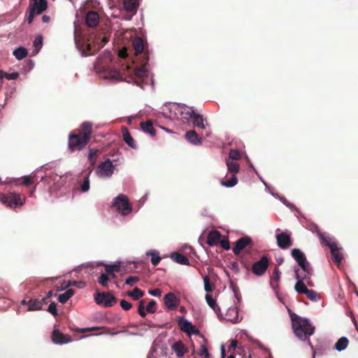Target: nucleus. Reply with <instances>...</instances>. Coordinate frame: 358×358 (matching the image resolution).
Returning <instances> with one entry per match:
<instances>
[{
    "instance_id": "f03ea898",
    "label": "nucleus",
    "mask_w": 358,
    "mask_h": 358,
    "mask_svg": "<svg viewBox=\"0 0 358 358\" xmlns=\"http://www.w3.org/2000/svg\"><path fill=\"white\" fill-rule=\"evenodd\" d=\"M292 325L295 336L301 341H308V345L312 347L308 338L315 331V327L306 318H302L294 313L289 312Z\"/></svg>"
},
{
    "instance_id": "3c124183",
    "label": "nucleus",
    "mask_w": 358,
    "mask_h": 358,
    "mask_svg": "<svg viewBox=\"0 0 358 358\" xmlns=\"http://www.w3.org/2000/svg\"><path fill=\"white\" fill-rule=\"evenodd\" d=\"M140 280L138 276H129L125 280V283L128 285L133 286Z\"/></svg>"
},
{
    "instance_id": "603ef678",
    "label": "nucleus",
    "mask_w": 358,
    "mask_h": 358,
    "mask_svg": "<svg viewBox=\"0 0 358 358\" xmlns=\"http://www.w3.org/2000/svg\"><path fill=\"white\" fill-rule=\"evenodd\" d=\"M156 304L157 303H156L155 301L151 300L146 307V310L148 313H154L156 311V309H155Z\"/></svg>"
},
{
    "instance_id": "a878e982",
    "label": "nucleus",
    "mask_w": 358,
    "mask_h": 358,
    "mask_svg": "<svg viewBox=\"0 0 358 358\" xmlns=\"http://www.w3.org/2000/svg\"><path fill=\"white\" fill-rule=\"evenodd\" d=\"M315 229L317 230V236L320 238L322 244L328 246L329 248V245H331V244H336V243L334 242L331 238H330L325 234L322 233L319 230L317 226H315Z\"/></svg>"
},
{
    "instance_id": "680f3d73",
    "label": "nucleus",
    "mask_w": 358,
    "mask_h": 358,
    "mask_svg": "<svg viewBox=\"0 0 358 358\" xmlns=\"http://www.w3.org/2000/svg\"><path fill=\"white\" fill-rule=\"evenodd\" d=\"M219 242L220 243V245L223 249L226 250L230 249L229 241L227 239L220 240Z\"/></svg>"
},
{
    "instance_id": "4be33fe9",
    "label": "nucleus",
    "mask_w": 358,
    "mask_h": 358,
    "mask_svg": "<svg viewBox=\"0 0 358 358\" xmlns=\"http://www.w3.org/2000/svg\"><path fill=\"white\" fill-rule=\"evenodd\" d=\"M122 138L124 141L131 148L136 149L137 146L135 143V141L131 136L128 129L127 127H122Z\"/></svg>"
},
{
    "instance_id": "6e6552de",
    "label": "nucleus",
    "mask_w": 358,
    "mask_h": 358,
    "mask_svg": "<svg viewBox=\"0 0 358 358\" xmlns=\"http://www.w3.org/2000/svg\"><path fill=\"white\" fill-rule=\"evenodd\" d=\"M268 266V258L266 256H263L252 264V272L257 276H262L266 273Z\"/></svg>"
},
{
    "instance_id": "a18cd8bd",
    "label": "nucleus",
    "mask_w": 358,
    "mask_h": 358,
    "mask_svg": "<svg viewBox=\"0 0 358 358\" xmlns=\"http://www.w3.org/2000/svg\"><path fill=\"white\" fill-rule=\"evenodd\" d=\"M109 281V275L106 273H101L97 279V282L103 287H108Z\"/></svg>"
},
{
    "instance_id": "79ce46f5",
    "label": "nucleus",
    "mask_w": 358,
    "mask_h": 358,
    "mask_svg": "<svg viewBox=\"0 0 358 358\" xmlns=\"http://www.w3.org/2000/svg\"><path fill=\"white\" fill-rule=\"evenodd\" d=\"M238 182V179L235 175H232L231 178L229 180L222 181V185L227 187H231L235 186Z\"/></svg>"
},
{
    "instance_id": "4c0bfd02",
    "label": "nucleus",
    "mask_w": 358,
    "mask_h": 358,
    "mask_svg": "<svg viewBox=\"0 0 358 358\" xmlns=\"http://www.w3.org/2000/svg\"><path fill=\"white\" fill-rule=\"evenodd\" d=\"M294 289H295L296 292L299 294H306L308 290L304 281L299 280H297V282L294 286Z\"/></svg>"
},
{
    "instance_id": "72a5a7b5",
    "label": "nucleus",
    "mask_w": 358,
    "mask_h": 358,
    "mask_svg": "<svg viewBox=\"0 0 358 358\" xmlns=\"http://www.w3.org/2000/svg\"><path fill=\"white\" fill-rule=\"evenodd\" d=\"M348 339L346 337H341L338 340L335 344V348L338 351H341L345 349L348 345Z\"/></svg>"
},
{
    "instance_id": "49530a36",
    "label": "nucleus",
    "mask_w": 358,
    "mask_h": 358,
    "mask_svg": "<svg viewBox=\"0 0 358 358\" xmlns=\"http://www.w3.org/2000/svg\"><path fill=\"white\" fill-rule=\"evenodd\" d=\"M34 46L35 48V53L37 54L43 45L42 36H38L34 41Z\"/></svg>"
},
{
    "instance_id": "bf43d9fd",
    "label": "nucleus",
    "mask_w": 358,
    "mask_h": 358,
    "mask_svg": "<svg viewBox=\"0 0 358 358\" xmlns=\"http://www.w3.org/2000/svg\"><path fill=\"white\" fill-rule=\"evenodd\" d=\"M198 354L201 357L206 356L209 354L207 346L205 344L201 345Z\"/></svg>"
},
{
    "instance_id": "cd10ccee",
    "label": "nucleus",
    "mask_w": 358,
    "mask_h": 358,
    "mask_svg": "<svg viewBox=\"0 0 358 358\" xmlns=\"http://www.w3.org/2000/svg\"><path fill=\"white\" fill-rule=\"evenodd\" d=\"M291 254L292 257L295 259V261L298 263L299 265L301 264L303 262L307 260L305 255L299 249H292L291 251Z\"/></svg>"
},
{
    "instance_id": "393cba45",
    "label": "nucleus",
    "mask_w": 358,
    "mask_h": 358,
    "mask_svg": "<svg viewBox=\"0 0 358 358\" xmlns=\"http://www.w3.org/2000/svg\"><path fill=\"white\" fill-rule=\"evenodd\" d=\"M294 272H295V276H296V280L306 281L308 286H310V287L313 286V282L310 280V276L312 275H308V276H306L307 273H303V271L301 272H300L299 268H296L294 270Z\"/></svg>"
},
{
    "instance_id": "412c9836",
    "label": "nucleus",
    "mask_w": 358,
    "mask_h": 358,
    "mask_svg": "<svg viewBox=\"0 0 358 358\" xmlns=\"http://www.w3.org/2000/svg\"><path fill=\"white\" fill-rule=\"evenodd\" d=\"M171 348L179 357L184 356L187 352V348L181 341L175 342L172 345Z\"/></svg>"
},
{
    "instance_id": "a211bd4d",
    "label": "nucleus",
    "mask_w": 358,
    "mask_h": 358,
    "mask_svg": "<svg viewBox=\"0 0 358 358\" xmlns=\"http://www.w3.org/2000/svg\"><path fill=\"white\" fill-rule=\"evenodd\" d=\"M99 22V15L96 11H90L85 17V23L90 27H96Z\"/></svg>"
},
{
    "instance_id": "864d4df0",
    "label": "nucleus",
    "mask_w": 358,
    "mask_h": 358,
    "mask_svg": "<svg viewBox=\"0 0 358 358\" xmlns=\"http://www.w3.org/2000/svg\"><path fill=\"white\" fill-rule=\"evenodd\" d=\"M138 311L139 315L142 317H145L146 313L145 311V306H144V301L143 300L140 301V303L138 304Z\"/></svg>"
},
{
    "instance_id": "7c9ffc66",
    "label": "nucleus",
    "mask_w": 358,
    "mask_h": 358,
    "mask_svg": "<svg viewBox=\"0 0 358 358\" xmlns=\"http://www.w3.org/2000/svg\"><path fill=\"white\" fill-rule=\"evenodd\" d=\"M28 311L38 310L42 309V301L37 299H31L28 301Z\"/></svg>"
},
{
    "instance_id": "5701e85b",
    "label": "nucleus",
    "mask_w": 358,
    "mask_h": 358,
    "mask_svg": "<svg viewBox=\"0 0 358 358\" xmlns=\"http://www.w3.org/2000/svg\"><path fill=\"white\" fill-rule=\"evenodd\" d=\"M185 137L189 143L194 145H201L202 143V138L194 130L188 131L185 134Z\"/></svg>"
},
{
    "instance_id": "2eb2a0df",
    "label": "nucleus",
    "mask_w": 358,
    "mask_h": 358,
    "mask_svg": "<svg viewBox=\"0 0 358 358\" xmlns=\"http://www.w3.org/2000/svg\"><path fill=\"white\" fill-rule=\"evenodd\" d=\"M52 341L56 344L67 343L71 341V337L61 333L58 329H54L52 333Z\"/></svg>"
},
{
    "instance_id": "de8ad7c7",
    "label": "nucleus",
    "mask_w": 358,
    "mask_h": 358,
    "mask_svg": "<svg viewBox=\"0 0 358 358\" xmlns=\"http://www.w3.org/2000/svg\"><path fill=\"white\" fill-rule=\"evenodd\" d=\"M203 282H204V289L207 292H210L213 290L215 288L214 285L210 283V278L208 275H205L203 277Z\"/></svg>"
},
{
    "instance_id": "39448f33",
    "label": "nucleus",
    "mask_w": 358,
    "mask_h": 358,
    "mask_svg": "<svg viewBox=\"0 0 358 358\" xmlns=\"http://www.w3.org/2000/svg\"><path fill=\"white\" fill-rule=\"evenodd\" d=\"M132 46L135 52V59L142 60L143 64H148L149 57L147 50H145L146 44L143 40L140 37H135L132 40Z\"/></svg>"
},
{
    "instance_id": "6ab92c4d",
    "label": "nucleus",
    "mask_w": 358,
    "mask_h": 358,
    "mask_svg": "<svg viewBox=\"0 0 358 358\" xmlns=\"http://www.w3.org/2000/svg\"><path fill=\"white\" fill-rule=\"evenodd\" d=\"M221 238V234L218 231H210L207 236V244L210 246L217 245Z\"/></svg>"
},
{
    "instance_id": "0e129e2a",
    "label": "nucleus",
    "mask_w": 358,
    "mask_h": 358,
    "mask_svg": "<svg viewBox=\"0 0 358 358\" xmlns=\"http://www.w3.org/2000/svg\"><path fill=\"white\" fill-rule=\"evenodd\" d=\"M148 293L150 294V295H152V296H161L162 294V291L159 288H156V289H150L148 291Z\"/></svg>"
},
{
    "instance_id": "dca6fc26",
    "label": "nucleus",
    "mask_w": 358,
    "mask_h": 358,
    "mask_svg": "<svg viewBox=\"0 0 358 358\" xmlns=\"http://www.w3.org/2000/svg\"><path fill=\"white\" fill-rule=\"evenodd\" d=\"M177 110H178V112L180 114L181 117L185 120H187L192 119L193 117L196 113L193 110L192 108L188 107L185 105H182V106L178 105Z\"/></svg>"
},
{
    "instance_id": "c03bdc74",
    "label": "nucleus",
    "mask_w": 358,
    "mask_h": 358,
    "mask_svg": "<svg viewBox=\"0 0 358 358\" xmlns=\"http://www.w3.org/2000/svg\"><path fill=\"white\" fill-rule=\"evenodd\" d=\"M241 158V152L238 150H231L229 153L228 159H230L231 161H237Z\"/></svg>"
},
{
    "instance_id": "ddd939ff",
    "label": "nucleus",
    "mask_w": 358,
    "mask_h": 358,
    "mask_svg": "<svg viewBox=\"0 0 358 358\" xmlns=\"http://www.w3.org/2000/svg\"><path fill=\"white\" fill-rule=\"evenodd\" d=\"M178 325L183 332L189 335L199 334V331L196 329L195 327L187 320L180 317L178 321Z\"/></svg>"
},
{
    "instance_id": "37998d69",
    "label": "nucleus",
    "mask_w": 358,
    "mask_h": 358,
    "mask_svg": "<svg viewBox=\"0 0 358 358\" xmlns=\"http://www.w3.org/2000/svg\"><path fill=\"white\" fill-rule=\"evenodd\" d=\"M303 273H306V276L308 275H313V268L310 266V263L306 260L303 262L301 264L299 265Z\"/></svg>"
},
{
    "instance_id": "9d476101",
    "label": "nucleus",
    "mask_w": 358,
    "mask_h": 358,
    "mask_svg": "<svg viewBox=\"0 0 358 358\" xmlns=\"http://www.w3.org/2000/svg\"><path fill=\"white\" fill-rule=\"evenodd\" d=\"M251 243L252 239L250 237H242L236 241L235 245L232 248L233 252L234 255H238L243 249L246 248V247L250 245Z\"/></svg>"
},
{
    "instance_id": "1a4fd4ad",
    "label": "nucleus",
    "mask_w": 358,
    "mask_h": 358,
    "mask_svg": "<svg viewBox=\"0 0 358 358\" xmlns=\"http://www.w3.org/2000/svg\"><path fill=\"white\" fill-rule=\"evenodd\" d=\"M277 243L281 249H287L292 245L290 234L281 232L276 235Z\"/></svg>"
},
{
    "instance_id": "c756f323",
    "label": "nucleus",
    "mask_w": 358,
    "mask_h": 358,
    "mask_svg": "<svg viewBox=\"0 0 358 358\" xmlns=\"http://www.w3.org/2000/svg\"><path fill=\"white\" fill-rule=\"evenodd\" d=\"M226 164L229 172L231 173L233 175H236V173H238L240 170V166L237 162L231 161L230 159H227L226 160Z\"/></svg>"
},
{
    "instance_id": "338daca9",
    "label": "nucleus",
    "mask_w": 358,
    "mask_h": 358,
    "mask_svg": "<svg viewBox=\"0 0 358 358\" xmlns=\"http://www.w3.org/2000/svg\"><path fill=\"white\" fill-rule=\"evenodd\" d=\"M35 15H36V13H35L34 11H33V10L29 9V16H28V17L27 19V22H28V24H31L32 23Z\"/></svg>"
},
{
    "instance_id": "f8f14e48",
    "label": "nucleus",
    "mask_w": 358,
    "mask_h": 358,
    "mask_svg": "<svg viewBox=\"0 0 358 358\" xmlns=\"http://www.w3.org/2000/svg\"><path fill=\"white\" fill-rule=\"evenodd\" d=\"M164 301L166 306L170 310H176L180 303V299L173 292L166 294L164 297Z\"/></svg>"
},
{
    "instance_id": "c9c22d12",
    "label": "nucleus",
    "mask_w": 358,
    "mask_h": 358,
    "mask_svg": "<svg viewBox=\"0 0 358 358\" xmlns=\"http://www.w3.org/2000/svg\"><path fill=\"white\" fill-rule=\"evenodd\" d=\"M28 54L27 50L24 48L20 47L13 51V55L16 59L20 60L27 57Z\"/></svg>"
},
{
    "instance_id": "09e8293b",
    "label": "nucleus",
    "mask_w": 358,
    "mask_h": 358,
    "mask_svg": "<svg viewBox=\"0 0 358 358\" xmlns=\"http://www.w3.org/2000/svg\"><path fill=\"white\" fill-rule=\"evenodd\" d=\"M206 300L208 305L210 308H212L215 311H216V309L218 308V307L217 306L215 299H214L210 294H207L206 295Z\"/></svg>"
},
{
    "instance_id": "aec40b11",
    "label": "nucleus",
    "mask_w": 358,
    "mask_h": 358,
    "mask_svg": "<svg viewBox=\"0 0 358 358\" xmlns=\"http://www.w3.org/2000/svg\"><path fill=\"white\" fill-rule=\"evenodd\" d=\"M329 248L331 250V254L334 262L337 264H340L343 260V255L340 252L339 248L337 246V244H331V245H329Z\"/></svg>"
},
{
    "instance_id": "774afa93",
    "label": "nucleus",
    "mask_w": 358,
    "mask_h": 358,
    "mask_svg": "<svg viewBox=\"0 0 358 358\" xmlns=\"http://www.w3.org/2000/svg\"><path fill=\"white\" fill-rule=\"evenodd\" d=\"M241 264L243 266V267L247 269V270H249L250 268V264L248 262H247L244 258L241 257Z\"/></svg>"
},
{
    "instance_id": "58836bf2",
    "label": "nucleus",
    "mask_w": 358,
    "mask_h": 358,
    "mask_svg": "<svg viewBox=\"0 0 358 358\" xmlns=\"http://www.w3.org/2000/svg\"><path fill=\"white\" fill-rule=\"evenodd\" d=\"M280 278V272L278 268H275L273 271L272 277H271V285L273 287H275L278 286V282Z\"/></svg>"
},
{
    "instance_id": "7ed1b4c3",
    "label": "nucleus",
    "mask_w": 358,
    "mask_h": 358,
    "mask_svg": "<svg viewBox=\"0 0 358 358\" xmlns=\"http://www.w3.org/2000/svg\"><path fill=\"white\" fill-rule=\"evenodd\" d=\"M133 62H136L140 66H136L133 71H131V67L127 66V69L130 75L128 77L129 79L126 80L128 83L134 82L136 85L143 87V80L148 77V70L145 68L147 64H143L142 60H136Z\"/></svg>"
},
{
    "instance_id": "6e6d98bb",
    "label": "nucleus",
    "mask_w": 358,
    "mask_h": 358,
    "mask_svg": "<svg viewBox=\"0 0 358 358\" xmlns=\"http://www.w3.org/2000/svg\"><path fill=\"white\" fill-rule=\"evenodd\" d=\"M120 306L124 310H129L131 308L132 304L130 302L127 301L126 300L120 301Z\"/></svg>"
},
{
    "instance_id": "4d7b16f0",
    "label": "nucleus",
    "mask_w": 358,
    "mask_h": 358,
    "mask_svg": "<svg viewBox=\"0 0 358 358\" xmlns=\"http://www.w3.org/2000/svg\"><path fill=\"white\" fill-rule=\"evenodd\" d=\"M4 77L8 80H16L19 77V73L17 72H13L11 73L3 72V78Z\"/></svg>"
},
{
    "instance_id": "f257e3e1",
    "label": "nucleus",
    "mask_w": 358,
    "mask_h": 358,
    "mask_svg": "<svg viewBox=\"0 0 358 358\" xmlns=\"http://www.w3.org/2000/svg\"><path fill=\"white\" fill-rule=\"evenodd\" d=\"M92 136V123L84 122L80 127L69 134L68 149L70 152L80 151L89 143Z\"/></svg>"
},
{
    "instance_id": "9b49d317",
    "label": "nucleus",
    "mask_w": 358,
    "mask_h": 358,
    "mask_svg": "<svg viewBox=\"0 0 358 358\" xmlns=\"http://www.w3.org/2000/svg\"><path fill=\"white\" fill-rule=\"evenodd\" d=\"M114 166L112 162L108 159L105 162L101 163L98 166L97 171L105 177H110L113 173Z\"/></svg>"
},
{
    "instance_id": "c85d7f7f",
    "label": "nucleus",
    "mask_w": 358,
    "mask_h": 358,
    "mask_svg": "<svg viewBox=\"0 0 358 358\" xmlns=\"http://www.w3.org/2000/svg\"><path fill=\"white\" fill-rule=\"evenodd\" d=\"M140 125L142 130L150 134L151 136H155L156 135V130L154 129L152 122L151 120L142 122Z\"/></svg>"
},
{
    "instance_id": "052dcab7",
    "label": "nucleus",
    "mask_w": 358,
    "mask_h": 358,
    "mask_svg": "<svg viewBox=\"0 0 358 358\" xmlns=\"http://www.w3.org/2000/svg\"><path fill=\"white\" fill-rule=\"evenodd\" d=\"M32 183H34V180H33V178H31V176H24L23 178L22 184L24 185L29 186V185H31Z\"/></svg>"
},
{
    "instance_id": "8fccbe9b",
    "label": "nucleus",
    "mask_w": 358,
    "mask_h": 358,
    "mask_svg": "<svg viewBox=\"0 0 358 358\" xmlns=\"http://www.w3.org/2000/svg\"><path fill=\"white\" fill-rule=\"evenodd\" d=\"M305 294L310 300L313 301H317L320 298L319 294L315 291L312 289H308Z\"/></svg>"
},
{
    "instance_id": "423d86ee",
    "label": "nucleus",
    "mask_w": 358,
    "mask_h": 358,
    "mask_svg": "<svg viewBox=\"0 0 358 358\" xmlns=\"http://www.w3.org/2000/svg\"><path fill=\"white\" fill-rule=\"evenodd\" d=\"M113 206L122 215H127L131 213L132 208L129 203L128 197L124 194H119L113 202Z\"/></svg>"
},
{
    "instance_id": "e2e57ef3",
    "label": "nucleus",
    "mask_w": 358,
    "mask_h": 358,
    "mask_svg": "<svg viewBox=\"0 0 358 358\" xmlns=\"http://www.w3.org/2000/svg\"><path fill=\"white\" fill-rule=\"evenodd\" d=\"M71 285H76L77 287H78L79 288H82L85 285V283L83 281H69L68 285H67V287L69 286H71Z\"/></svg>"
},
{
    "instance_id": "bb28decb",
    "label": "nucleus",
    "mask_w": 358,
    "mask_h": 358,
    "mask_svg": "<svg viewBox=\"0 0 358 358\" xmlns=\"http://www.w3.org/2000/svg\"><path fill=\"white\" fill-rule=\"evenodd\" d=\"M192 120L194 126L199 129H205L206 125H208L207 123H204V122H206V120L203 119V116L200 114L196 113Z\"/></svg>"
},
{
    "instance_id": "e433bc0d",
    "label": "nucleus",
    "mask_w": 358,
    "mask_h": 358,
    "mask_svg": "<svg viewBox=\"0 0 358 358\" xmlns=\"http://www.w3.org/2000/svg\"><path fill=\"white\" fill-rule=\"evenodd\" d=\"M144 294V292L138 287H135L133 291L127 292V295L132 297L134 300H138L141 298Z\"/></svg>"
},
{
    "instance_id": "4468645a",
    "label": "nucleus",
    "mask_w": 358,
    "mask_h": 358,
    "mask_svg": "<svg viewBox=\"0 0 358 358\" xmlns=\"http://www.w3.org/2000/svg\"><path fill=\"white\" fill-rule=\"evenodd\" d=\"M32 3L29 5V9L36 13L37 15L41 14L48 8L47 0H31Z\"/></svg>"
},
{
    "instance_id": "5fc2aeb1",
    "label": "nucleus",
    "mask_w": 358,
    "mask_h": 358,
    "mask_svg": "<svg viewBox=\"0 0 358 358\" xmlns=\"http://www.w3.org/2000/svg\"><path fill=\"white\" fill-rule=\"evenodd\" d=\"M48 311L52 315L57 316V305L55 302H52L48 308Z\"/></svg>"
},
{
    "instance_id": "473e14b6",
    "label": "nucleus",
    "mask_w": 358,
    "mask_h": 358,
    "mask_svg": "<svg viewBox=\"0 0 358 358\" xmlns=\"http://www.w3.org/2000/svg\"><path fill=\"white\" fill-rule=\"evenodd\" d=\"M100 153V150L95 148H90L89 150L88 154V160L91 164V166L93 167L96 164V158Z\"/></svg>"
},
{
    "instance_id": "f3484780",
    "label": "nucleus",
    "mask_w": 358,
    "mask_h": 358,
    "mask_svg": "<svg viewBox=\"0 0 358 358\" xmlns=\"http://www.w3.org/2000/svg\"><path fill=\"white\" fill-rule=\"evenodd\" d=\"M123 9L134 15L136 13L138 2V0H122Z\"/></svg>"
},
{
    "instance_id": "13d9d810",
    "label": "nucleus",
    "mask_w": 358,
    "mask_h": 358,
    "mask_svg": "<svg viewBox=\"0 0 358 358\" xmlns=\"http://www.w3.org/2000/svg\"><path fill=\"white\" fill-rule=\"evenodd\" d=\"M97 51L96 49H94L92 44L87 43L86 45V53L85 55H94Z\"/></svg>"
},
{
    "instance_id": "f704fd0d",
    "label": "nucleus",
    "mask_w": 358,
    "mask_h": 358,
    "mask_svg": "<svg viewBox=\"0 0 358 358\" xmlns=\"http://www.w3.org/2000/svg\"><path fill=\"white\" fill-rule=\"evenodd\" d=\"M146 255L147 256H151V262L154 266H157L162 259L159 252L155 250L147 252Z\"/></svg>"
},
{
    "instance_id": "0eeeda50",
    "label": "nucleus",
    "mask_w": 358,
    "mask_h": 358,
    "mask_svg": "<svg viewBox=\"0 0 358 358\" xmlns=\"http://www.w3.org/2000/svg\"><path fill=\"white\" fill-rule=\"evenodd\" d=\"M94 300L97 304H102L107 308L114 306L117 301L110 292H97L94 296Z\"/></svg>"
},
{
    "instance_id": "a19ab883",
    "label": "nucleus",
    "mask_w": 358,
    "mask_h": 358,
    "mask_svg": "<svg viewBox=\"0 0 358 358\" xmlns=\"http://www.w3.org/2000/svg\"><path fill=\"white\" fill-rule=\"evenodd\" d=\"M92 169H90L88 173L85 177L84 181H83V184L81 185L80 189H81V191L83 192H87L90 189L89 176L92 173Z\"/></svg>"
},
{
    "instance_id": "20e7f679",
    "label": "nucleus",
    "mask_w": 358,
    "mask_h": 358,
    "mask_svg": "<svg viewBox=\"0 0 358 358\" xmlns=\"http://www.w3.org/2000/svg\"><path fill=\"white\" fill-rule=\"evenodd\" d=\"M25 199V196L19 193L0 194V201L2 203L11 208L21 207L24 203Z\"/></svg>"
},
{
    "instance_id": "b1692460",
    "label": "nucleus",
    "mask_w": 358,
    "mask_h": 358,
    "mask_svg": "<svg viewBox=\"0 0 358 358\" xmlns=\"http://www.w3.org/2000/svg\"><path fill=\"white\" fill-rule=\"evenodd\" d=\"M171 257L174 262H176L180 264H182V265H189L190 264L189 259L187 257H185V255H183L179 252H173L171 255Z\"/></svg>"
},
{
    "instance_id": "69168bd1",
    "label": "nucleus",
    "mask_w": 358,
    "mask_h": 358,
    "mask_svg": "<svg viewBox=\"0 0 358 358\" xmlns=\"http://www.w3.org/2000/svg\"><path fill=\"white\" fill-rule=\"evenodd\" d=\"M118 56L121 58H126L128 56L127 48H123L118 52Z\"/></svg>"
},
{
    "instance_id": "ea45409f",
    "label": "nucleus",
    "mask_w": 358,
    "mask_h": 358,
    "mask_svg": "<svg viewBox=\"0 0 358 358\" xmlns=\"http://www.w3.org/2000/svg\"><path fill=\"white\" fill-rule=\"evenodd\" d=\"M106 272L107 273H112L120 271V266L119 264H105L104 265Z\"/></svg>"
},
{
    "instance_id": "2f4dec72",
    "label": "nucleus",
    "mask_w": 358,
    "mask_h": 358,
    "mask_svg": "<svg viewBox=\"0 0 358 358\" xmlns=\"http://www.w3.org/2000/svg\"><path fill=\"white\" fill-rule=\"evenodd\" d=\"M75 292L72 289H67L64 293L61 294L58 296V301L61 303H65L68 301V300L73 296Z\"/></svg>"
}]
</instances>
